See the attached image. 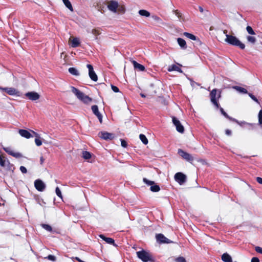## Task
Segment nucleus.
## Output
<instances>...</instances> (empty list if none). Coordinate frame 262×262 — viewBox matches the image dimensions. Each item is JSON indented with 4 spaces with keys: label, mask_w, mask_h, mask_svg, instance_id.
Segmentation results:
<instances>
[{
    "label": "nucleus",
    "mask_w": 262,
    "mask_h": 262,
    "mask_svg": "<svg viewBox=\"0 0 262 262\" xmlns=\"http://www.w3.org/2000/svg\"><path fill=\"white\" fill-rule=\"evenodd\" d=\"M0 90L11 96H20V92L14 88H3L0 86Z\"/></svg>",
    "instance_id": "obj_6"
},
{
    "label": "nucleus",
    "mask_w": 262,
    "mask_h": 262,
    "mask_svg": "<svg viewBox=\"0 0 262 262\" xmlns=\"http://www.w3.org/2000/svg\"><path fill=\"white\" fill-rule=\"evenodd\" d=\"M222 260L224 262H232L231 256L227 253H225L222 255Z\"/></svg>",
    "instance_id": "obj_25"
},
{
    "label": "nucleus",
    "mask_w": 262,
    "mask_h": 262,
    "mask_svg": "<svg viewBox=\"0 0 262 262\" xmlns=\"http://www.w3.org/2000/svg\"><path fill=\"white\" fill-rule=\"evenodd\" d=\"M225 41L231 45L238 47L242 50L245 48V45L241 42L235 36L233 35L226 34Z\"/></svg>",
    "instance_id": "obj_2"
},
{
    "label": "nucleus",
    "mask_w": 262,
    "mask_h": 262,
    "mask_svg": "<svg viewBox=\"0 0 262 262\" xmlns=\"http://www.w3.org/2000/svg\"><path fill=\"white\" fill-rule=\"evenodd\" d=\"M174 179L179 184L182 185L186 181V176L184 173L179 172L175 174Z\"/></svg>",
    "instance_id": "obj_11"
},
{
    "label": "nucleus",
    "mask_w": 262,
    "mask_h": 262,
    "mask_svg": "<svg viewBox=\"0 0 262 262\" xmlns=\"http://www.w3.org/2000/svg\"><path fill=\"white\" fill-rule=\"evenodd\" d=\"M137 255L143 262H154L155 261L152 254L144 250L137 252Z\"/></svg>",
    "instance_id": "obj_3"
},
{
    "label": "nucleus",
    "mask_w": 262,
    "mask_h": 262,
    "mask_svg": "<svg viewBox=\"0 0 262 262\" xmlns=\"http://www.w3.org/2000/svg\"><path fill=\"white\" fill-rule=\"evenodd\" d=\"M0 166L3 167L7 166L8 170L13 171L14 169L13 164H11L9 161L3 155H0Z\"/></svg>",
    "instance_id": "obj_5"
},
{
    "label": "nucleus",
    "mask_w": 262,
    "mask_h": 262,
    "mask_svg": "<svg viewBox=\"0 0 262 262\" xmlns=\"http://www.w3.org/2000/svg\"><path fill=\"white\" fill-rule=\"evenodd\" d=\"M141 96L142 97H145V95L144 94H141Z\"/></svg>",
    "instance_id": "obj_59"
},
{
    "label": "nucleus",
    "mask_w": 262,
    "mask_h": 262,
    "mask_svg": "<svg viewBox=\"0 0 262 262\" xmlns=\"http://www.w3.org/2000/svg\"><path fill=\"white\" fill-rule=\"evenodd\" d=\"M255 250L256 252L262 254V248L257 246L255 248Z\"/></svg>",
    "instance_id": "obj_48"
},
{
    "label": "nucleus",
    "mask_w": 262,
    "mask_h": 262,
    "mask_svg": "<svg viewBox=\"0 0 262 262\" xmlns=\"http://www.w3.org/2000/svg\"><path fill=\"white\" fill-rule=\"evenodd\" d=\"M133 64L134 68L135 69H138L139 71H144L145 70V68L143 65L138 63L135 60L133 61Z\"/></svg>",
    "instance_id": "obj_21"
},
{
    "label": "nucleus",
    "mask_w": 262,
    "mask_h": 262,
    "mask_svg": "<svg viewBox=\"0 0 262 262\" xmlns=\"http://www.w3.org/2000/svg\"><path fill=\"white\" fill-rule=\"evenodd\" d=\"M248 95L253 100H254L255 102H257V103H259L258 99L256 98V97L253 95L251 93H248Z\"/></svg>",
    "instance_id": "obj_43"
},
{
    "label": "nucleus",
    "mask_w": 262,
    "mask_h": 262,
    "mask_svg": "<svg viewBox=\"0 0 262 262\" xmlns=\"http://www.w3.org/2000/svg\"><path fill=\"white\" fill-rule=\"evenodd\" d=\"M64 5L71 11H73V8L71 2L69 0H62Z\"/></svg>",
    "instance_id": "obj_29"
},
{
    "label": "nucleus",
    "mask_w": 262,
    "mask_h": 262,
    "mask_svg": "<svg viewBox=\"0 0 262 262\" xmlns=\"http://www.w3.org/2000/svg\"><path fill=\"white\" fill-rule=\"evenodd\" d=\"M175 262H186V260L184 257L180 256L175 259Z\"/></svg>",
    "instance_id": "obj_42"
},
{
    "label": "nucleus",
    "mask_w": 262,
    "mask_h": 262,
    "mask_svg": "<svg viewBox=\"0 0 262 262\" xmlns=\"http://www.w3.org/2000/svg\"><path fill=\"white\" fill-rule=\"evenodd\" d=\"M34 186L35 188L39 191H42L46 187V185L44 183L39 179H37L35 181Z\"/></svg>",
    "instance_id": "obj_17"
},
{
    "label": "nucleus",
    "mask_w": 262,
    "mask_h": 262,
    "mask_svg": "<svg viewBox=\"0 0 262 262\" xmlns=\"http://www.w3.org/2000/svg\"><path fill=\"white\" fill-rule=\"evenodd\" d=\"M217 109H219L221 114L225 117H226V118H227L228 119H229V120L232 121V122H235L236 123H237L238 124L240 125H242L243 124H249V125H252L253 124H250V123H248L246 122H239L237 119H235V118H232L231 117H230L224 110V109L220 107L219 106V108H218Z\"/></svg>",
    "instance_id": "obj_7"
},
{
    "label": "nucleus",
    "mask_w": 262,
    "mask_h": 262,
    "mask_svg": "<svg viewBox=\"0 0 262 262\" xmlns=\"http://www.w3.org/2000/svg\"><path fill=\"white\" fill-rule=\"evenodd\" d=\"M199 10H200V11L201 12H203V9L202 8V7H199Z\"/></svg>",
    "instance_id": "obj_57"
},
{
    "label": "nucleus",
    "mask_w": 262,
    "mask_h": 262,
    "mask_svg": "<svg viewBox=\"0 0 262 262\" xmlns=\"http://www.w3.org/2000/svg\"><path fill=\"white\" fill-rule=\"evenodd\" d=\"M92 111L93 113L97 116L100 123L102 122V116L99 112L98 107L96 105L92 106Z\"/></svg>",
    "instance_id": "obj_18"
},
{
    "label": "nucleus",
    "mask_w": 262,
    "mask_h": 262,
    "mask_svg": "<svg viewBox=\"0 0 262 262\" xmlns=\"http://www.w3.org/2000/svg\"><path fill=\"white\" fill-rule=\"evenodd\" d=\"M44 160H45V159H44L43 157L42 156L40 157V164H42V163L44 162Z\"/></svg>",
    "instance_id": "obj_55"
},
{
    "label": "nucleus",
    "mask_w": 262,
    "mask_h": 262,
    "mask_svg": "<svg viewBox=\"0 0 262 262\" xmlns=\"http://www.w3.org/2000/svg\"><path fill=\"white\" fill-rule=\"evenodd\" d=\"M139 138L144 144L146 145L148 144V139L144 135L140 134L139 136Z\"/></svg>",
    "instance_id": "obj_35"
},
{
    "label": "nucleus",
    "mask_w": 262,
    "mask_h": 262,
    "mask_svg": "<svg viewBox=\"0 0 262 262\" xmlns=\"http://www.w3.org/2000/svg\"><path fill=\"white\" fill-rule=\"evenodd\" d=\"M68 71L73 75L78 76L79 75L78 71L75 68H70Z\"/></svg>",
    "instance_id": "obj_32"
},
{
    "label": "nucleus",
    "mask_w": 262,
    "mask_h": 262,
    "mask_svg": "<svg viewBox=\"0 0 262 262\" xmlns=\"http://www.w3.org/2000/svg\"><path fill=\"white\" fill-rule=\"evenodd\" d=\"M31 131L33 133V134L34 135V136L36 137L35 139V142L36 145L37 146H39L41 145L42 141L40 139V137H39V134H38L37 133L35 132L33 130H31Z\"/></svg>",
    "instance_id": "obj_22"
},
{
    "label": "nucleus",
    "mask_w": 262,
    "mask_h": 262,
    "mask_svg": "<svg viewBox=\"0 0 262 262\" xmlns=\"http://www.w3.org/2000/svg\"><path fill=\"white\" fill-rule=\"evenodd\" d=\"M152 17L154 20H155L157 22L161 23L162 21V19L159 16H158L157 15H153V16H152Z\"/></svg>",
    "instance_id": "obj_45"
},
{
    "label": "nucleus",
    "mask_w": 262,
    "mask_h": 262,
    "mask_svg": "<svg viewBox=\"0 0 262 262\" xmlns=\"http://www.w3.org/2000/svg\"><path fill=\"white\" fill-rule=\"evenodd\" d=\"M227 32H228V31H227V30H224L223 31V33H224V34H225L226 35V34H227Z\"/></svg>",
    "instance_id": "obj_58"
},
{
    "label": "nucleus",
    "mask_w": 262,
    "mask_h": 262,
    "mask_svg": "<svg viewBox=\"0 0 262 262\" xmlns=\"http://www.w3.org/2000/svg\"><path fill=\"white\" fill-rule=\"evenodd\" d=\"M41 226L43 229L46 230L48 231L51 232L52 231V227L48 224H41Z\"/></svg>",
    "instance_id": "obj_37"
},
{
    "label": "nucleus",
    "mask_w": 262,
    "mask_h": 262,
    "mask_svg": "<svg viewBox=\"0 0 262 262\" xmlns=\"http://www.w3.org/2000/svg\"><path fill=\"white\" fill-rule=\"evenodd\" d=\"M225 133L228 136H230L231 135V131L230 129H227L225 130Z\"/></svg>",
    "instance_id": "obj_54"
},
{
    "label": "nucleus",
    "mask_w": 262,
    "mask_h": 262,
    "mask_svg": "<svg viewBox=\"0 0 262 262\" xmlns=\"http://www.w3.org/2000/svg\"><path fill=\"white\" fill-rule=\"evenodd\" d=\"M99 136L102 139L107 140H113L114 138V134L112 133H109L106 132H101L99 133Z\"/></svg>",
    "instance_id": "obj_16"
},
{
    "label": "nucleus",
    "mask_w": 262,
    "mask_h": 262,
    "mask_svg": "<svg viewBox=\"0 0 262 262\" xmlns=\"http://www.w3.org/2000/svg\"><path fill=\"white\" fill-rule=\"evenodd\" d=\"M125 7L124 5H119L117 8V12L118 14H124L125 12Z\"/></svg>",
    "instance_id": "obj_30"
},
{
    "label": "nucleus",
    "mask_w": 262,
    "mask_h": 262,
    "mask_svg": "<svg viewBox=\"0 0 262 262\" xmlns=\"http://www.w3.org/2000/svg\"><path fill=\"white\" fill-rule=\"evenodd\" d=\"M234 88L237 90V91L241 92V93H244V94H248V91L247 90L244 88H242V87H241V86H235L234 87Z\"/></svg>",
    "instance_id": "obj_34"
},
{
    "label": "nucleus",
    "mask_w": 262,
    "mask_h": 262,
    "mask_svg": "<svg viewBox=\"0 0 262 262\" xmlns=\"http://www.w3.org/2000/svg\"><path fill=\"white\" fill-rule=\"evenodd\" d=\"M183 34L185 37L191 40L200 41L199 38L192 34L188 32H184Z\"/></svg>",
    "instance_id": "obj_27"
},
{
    "label": "nucleus",
    "mask_w": 262,
    "mask_h": 262,
    "mask_svg": "<svg viewBox=\"0 0 262 262\" xmlns=\"http://www.w3.org/2000/svg\"><path fill=\"white\" fill-rule=\"evenodd\" d=\"M107 7L110 11L114 13H117V8L119 7V4L118 2L116 1H110L107 2Z\"/></svg>",
    "instance_id": "obj_9"
},
{
    "label": "nucleus",
    "mask_w": 262,
    "mask_h": 262,
    "mask_svg": "<svg viewBox=\"0 0 262 262\" xmlns=\"http://www.w3.org/2000/svg\"><path fill=\"white\" fill-rule=\"evenodd\" d=\"M178 153L183 159L188 162H191L193 161V158L190 154L181 149H178Z\"/></svg>",
    "instance_id": "obj_8"
},
{
    "label": "nucleus",
    "mask_w": 262,
    "mask_h": 262,
    "mask_svg": "<svg viewBox=\"0 0 262 262\" xmlns=\"http://www.w3.org/2000/svg\"><path fill=\"white\" fill-rule=\"evenodd\" d=\"M217 89H213L210 93V101L212 104L215 106L216 108H219V103L218 99L221 97V92H220L217 97Z\"/></svg>",
    "instance_id": "obj_4"
},
{
    "label": "nucleus",
    "mask_w": 262,
    "mask_h": 262,
    "mask_svg": "<svg viewBox=\"0 0 262 262\" xmlns=\"http://www.w3.org/2000/svg\"><path fill=\"white\" fill-rule=\"evenodd\" d=\"M25 95L31 101H36L40 98V95L35 92H29L26 93Z\"/></svg>",
    "instance_id": "obj_14"
},
{
    "label": "nucleus",
    "mask_w": 262,
    "mask_h": 262,
    "mask_svg": "<svg viewBox=\"0 0 262 262\" xmlns=\"http://www.w3.org/2000/svg\"><path fill=\"white\" fill-rule=\"evenodd\" d=\"M75 259L79 262H84V261H82V260H81L79 257H75Z\"/></svg>",
    "instance_id": "obj_56"
},
{
    "label": "nucleus",
    "mask_w": 262,
    "mask_h": 262,
    "mask_svg": "<svg viewBox=\"0 0 262 262\" xmlns=\"http://www.w3.org/2000/svg\"><path fill=\"white\" fill-rule=\"evenodd\" d=\"M80 45L79 40L77 38H73L72 40L71 46L73 48H76Z\"/></svg>",
    "instance_id": "obj_28"
},
{
    "label": "nucleus",
    "mask_w": 262,
    "mask_h": 262,
    "mask_svg": "<svg viewBox=\"0 0 262 262\" xmlns=\"http://www.w3.org/2000/svg\"><path fill=\"white\" fill-rule=\"evenodd\" d=\"M150 190L152 192H158L160 188L159 185L155 184L150 186Z\"/></svg>",
    "instance_id": "obj_36"
},
{
    "label": "nucleus",
    "mask_w": 262,
    "mask_h": 262,
    "mask_svg": "<svg viewBox=\"0 0 262 262\" xmlns=\"http://www.w3.org/2000/svg\"><path fill=\"white\" fill-rule=\"evenodd\" d=\"M139 13L140 15L145 16V17H149L150 15V13L145 10H139Z\"/></svg>",
    "instance_id": "obj_33"
},
{
    "label": "nucleus",
    "mask_w": 262,
    "mask_h": 262,
    "mask_svg": "<svg viewBox=\"0 0 262 262\" xmlns=\"http://www.w3.org/2000/svg\"><path fill=\"white\" fill-rule=\"evenodd\" d=\"M20 170L21 171V172L23 173H26L27 172V170L26 168L23 166H21L20 167Z\"/></svg>",
    "instance_id": "obj_50"
},
{
    "label": "nucleus",
    "mask_w": 262,
    "mask_h": 262,
    "mask_svg": "<svg viewBox=\"0 0 262 262\" xmlns=\"http://www.w3.org/2000/svg\"><path fill=\"white\" fill-rule=\"evenodd\" d=\"M71 89L72 93L75 95L77 98L84 103L88 104L92 101L91 98L75 87L71 86Z\"/></svg>",
    "instance_id": "obj_1"
},
{
    "label": "nucleus",
    "mask_w": 262,
    "mask_h": 262,
    "mask_svg": "<svg viewBox=\"0 0 262 262\" xmlns=\"http://www.w3.org/2000/svg\"><path fill=\"white\" fill-rule=\"evenodd\" d=\"M121 146L123 147H126L127 146V142H126V141H125L123 139L121 140Z\"/></svg>",
    "instance_id": "obj_49"
},
{
    "label": "nucleus",
    "mask_w": 262,
    "mask_h": 262,
    "mask_svg": "<svg viewBox=\"0 0 262 262\" xmlns=\"http://www.w3.org/2000/svg\"><path fill=\"white\" fill-rule=\"evenodd\" d=\"M172 122L176 127L177 130L180 133H183L184 132V126L182 125L180 121L175 117H172Z\"/></svg>",
    "instance_id": "obj_13"
},
{
    "label": "nucleus",
    "mask_w": 262,
    "mask_h": 262,
    "mask_svg": "<svg viewBox=\"0 0 262 262\" xmlns=\"http://www.w3.org/2000/svg\"><path fill=\"white\" fill-rule=\"evenodd\" d=\"M256 181L260 184H262V178L260 177H256Z\"/></svg>",
    "instance_id": "obj_53"
},
{
    "label": "nucleus",
    "mask_w": 262,
    "mask_h": 262,
    "mask_svg": "<svg viewBox=\"0 0 262 262\" xmlns=\"http://www.w3.org/2000/svg\"><path fill=\"white\" fill-rule=\"evenodd\" d=\"M46 258H47L49 260H50L51 261H55L56 260V257L52 255H48Z\"/></svg>",
    "instance_id": "obj_47"
},
{
    "label": "nucleus",
    "mask_w": 262,
    "mask_h": 262,
    "mask_svg": "<svg viewBox=\"0 0 262 262\" xmlns=\"http://www.w3.org/2000/svg\"><path fill=\"white\" fill-rule=\"evenodd\" d=\"M247 39L249 42L252 43H254L256 42V38L253 36H248Z\"/></svg>",
    "instance_id": "obj_39"
},
{
    "label": "nucleus",
    "mask_w": 262,
    "mask_h": 262,
    "mask_svg": "<svg viewBox=\"0 0 262 262\" xmlns=\"http://www.w3.org/2000/svg\"><path fill=\"white\" fill-rule=\"evenodd\" d=\"M143 181L145 184H146L147 185H148L151 186V185L155 184V182L152 181H149V180H147L146 178H143Z\"/></svg>",
    "instance_id": "obj_41"
},
{
    "label": "nucleus",
    "mask_w": 262,
    "mask_h": 262,
    "mask_svg": "<svg viewBox=\"0 0 262 262\" xmlns=\"http://www.w3.org/2000/svg\"><path fill=\"white\" fill-rule=\"evenodd\" d=\"M18 133L21 137L27 139H29L33 137L31 133L28 130L26 129H20L18 130Z\"/></svg>",
    "instance_id": "obj_19"
},
{
    "label": "nucleus",
    "mask_w": 262,
    "mask_h": 262,
    "mask_svg": "<svg viewBox=\"0 0 262 262\" xmlns=\"http://www.w3.org/2000/svg\"><path fill=\"white\" fill-rule=\"evenodd\" d=\"M3 149L8 154L13 156V157H15V158H20L23 157V155L21 153L18 152H15L11 148V147H3Z\"/></svg>",
    "instance_id": "obj_12"
},
{
    "label": "nucleus",
    "mask_w": 262,
    "mask_h": 262,
    "mask_svg": "<svg viewBox=\"0 0 262 262\" xmlns=\"http://www.w3.org/2000/svg\"><path fill=\"white\" fill-rule=\"evenodd\" d=\"M86 67L89 69V75L90 78L94 81H97L98 77L94 71L93 67L92 65L88 64H87Z\"/></svg>",
    "instance_id": "obj_15"
},
{
    "label": "nucleus",
    "mask_w": 262,
    "mask_h": 262,
    "mask_svg": "<svg viewBox=\"0 0 262 262\" xmlns=\"http://www.w3.org/2000/svg\"><path fill=\"white\" fill-rule=\"evenodd\" d=\"M156 238L157 242L159 244H170L172 243V241L168 239L162 233L157 234Z\"/></svg>",
    "instance_id": "obj_10"
},
{
    "label": "nucleus",
    "mask_w": 262,
    "mask_h": 262,
    "mask_svg": "<svg viewBox=\"0 0 262 262\" xmlns=\"http://www.w3.org/2000/svg\"><path fill=\"white\" fill-rule=\"evenodd\" d=\"M102 29L101 28L97 27L96 28H94L92 29V33L95 35V39H98V36L101 34V33Z\"/></svg>",
    "instance_id": "obj_24"
},
{
    "label": "nucleus",
    "mask_w": 262,
    "mask_h": 262,
    "mask_svg": "<svg viewBox=\"0 0 262 262\" xmlns=\"http://www.w3.org/2000/svg\"><path fill=\"white\" fill-rule=\"evenodd\" d=\"M55 192H56V193L57 194V195L60 198H62V194H61V192L60 190V189L59 188V187H57L56 188V189H55Z\"/></svg>",
    "instance_id": "obj_44"
},
{
    "label": "nucleus",
    "mask_w": 262,
    "mask_h": 262,
    "mask_svg": "<svg viewBox=\"0 0 262 262\" xmlns=\"http://www.w3.org/2000/svg\"><path fill=\"white\" fill-rule=\"evenodd\" d=\"M99 237L104 240L105 242H106L107 243L109 244H112L115 246H116L117 245L115 243V241L114 239L111 237H106L103 234H100L99 235Z\"/></svg>",
    "instance_id": "obj_20"
},
{
    "label": "nucleus",
    "mask_w": 262,
    "mask_h": 262,
    "mask_svg": "<svg viewBox=\"0 0 262 262\" xmlns=\"http://www.w3.org/2000/svg\"><path fill=\"white\" fill-rule=\"evenodd\" d=\"M175 14L179 18H181L182 14L178 10L175 11Z\"/></svg>",
    "instance_id": "obj_51"
},
{
    "label": "nucleus",
    "mask_w": 262,
    "mask_h": 262,
    "mask_svg": "<svg viewBox=\"0 0 262 262\" xmlns=\"http://www.w3.org/2000/svg\"><path fill=\"white\" fill-rule=\"evenodd\" d=\"M100 84H103V85H105V84H104V83H100Z\"/></svg>",
    "instance_id": "obj_60"
},
{
    "label": "nucleus",
    "mask_w": 262,
    "mask_h": 262,
    "mask_svg": "<svg viewBox=\"0 0 262 262\" xmlns=\"http://www.w3.org/2000/svg\"><path fill=\"white\" fill-rule=\"evenodd\" d=\"M177 41L179 45L181 47V48L183 49H186L187 48V45L185 40L181 38H178L177 39Z\"/></svg>",
    "instance_id": "obj_26"
},
{
    "label": "nucleus",
    "mask_w": 262,
    "mask_h": 262,
    "mask_svg": "<svg viewBox=\"0 0 262 262\" xmlns=\"http://www.w3.org/2000/svg\"><path fill=\"white\" fill-rule=\"evenodd\" d=\"M251 262H259V260L257 257H253L252 258Z\"/></svg>",
    "instance_id": "obj_52"
},
{
    "label": "nucleus",
    "mask_w": 262,
    "mask_h": 262,
    "mask_svg": "<svg viewBox=\"0 0 262 262\" xmlns=\"http://www.w3.org/2000/svg\"><path fill=\"white\" fill-rule=\"evenodd\" d=\"M246 30L248 33L251 35H254L255 34L252 27L249 26H248L246 27Z\"/></svg>",
    "instance_id": "obj_40"
},
{
    "label": "nucleus",
    "mask_w": 262,
    "mask_h": 262,
    "mask_svg": "<svg viewBox=\"0 0 262 262\" xmlns=\"http://www.w3.org/2000/svg\"><path fill=\"white\" fill-rule=\"evenodd\" d=\"M92 157L91 154L87 151H82V158L85 160H89Z\"/></svg>",
    "instance_id": "obj_31"
},
{
    "label": "nucleus",
    "mask_w": 262,
    "mask_h": 262,
    "mask_svg": "<svg viewBox=\"0 0 262 262\" xmlns=\"http://www.w3.org/2000/svg\"><path fill=\"white\" fill-rule=\"evenodd\" d=\"M167 71L168 72L175 71L179 72H182L181 69L176 64H172L171 66H169L167 69Z\"/></svg>",
    "instance_id": "obj_23"
},
{
    "label": "nucleus",
    "mask_w": 262,
    "mask_h": 262,
    "mask_svg": "<svg viewBox=\"0 0 262 262\" xmlns=\"http://www.w3.org/2000/svg\"><path fill=\"white\" fill-rule=\"evenodd\" d=\"M258 124L262 128V110L259 111V112L258 113Z\"/></svg>",
    "instance_id": "obj_38"
},
{
    "label": "nucleus",
    "mask_w": 262,
    "mask_h": 262,
    "mask_svg": "<svg viewBox=\"0 0 262 262\" xmlns=\"http://www.w3.org/2000/svg\"><path fill=\"white\" fill-rule=\"evenodd\" d=\"M111 88H112V90L115 93H118L119 92V88L116 86L111 84Z\"/></svg>",
    "instance_id": "obj_46"
}]
</instances>
